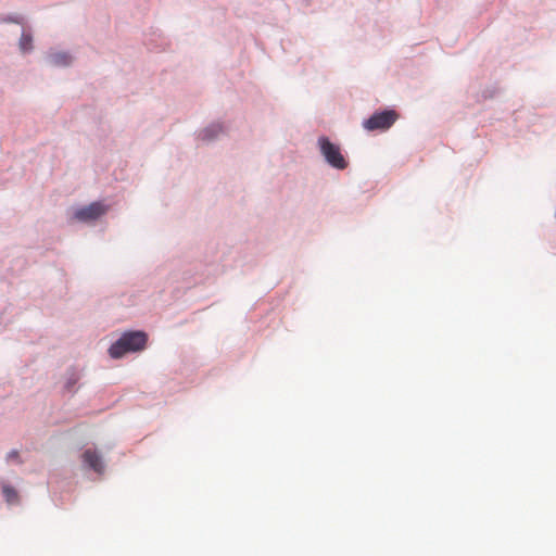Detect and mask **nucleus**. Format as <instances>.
Wrapping results in <instances>:
<instances>
[{"mask_svg":"<svg viewBox=\"0 0 556 556\" xmlns=\"http://www.w3.org/2000/svg\"><path fill=\"white\" fill-rule=\"evenodd\" d=\"M148 337L143 331L125 332L109 349V353L113 358H119L126 353L137 352L144 349Z\"/></svg>","mask_w":556,"mask_h":556,"instance_id":"nucleus-1","label":"nucleus"},{"mask_svg":"<svg viewBox=\"0 0 556 556\" xmlns=\"http://www.w3.org/2000/svg\"><path fill=\"white\" fill-rule=\"evenodd\" d=\"M399 118V114L394 110H386L372 114L363 122V127L368 131L388 130Z\"/></svg>","mask_w":556,"mask_h":556,"instance_id":"nucleus-2","label":"nucleus"},{"mask_svg":"<svg viewBox=\"0 0 556 556\" xmlns=\"http://www.w3.org/2000/svg\"><path fill=\"white\" fill-rule=\"evenodd\" d=\"M318 144L326 161L334 168L344 169L348 163L338 146L330 142L327 137H320Z\"/></svg>","mask_w":556,"mask_h":556,"instance_id":"nucleus-3","label":"nucleus"},{"mask_svg":"<svg viewBox=\"0 0 556 556\" xmlns=\"http://www.w3.org/2000/svg\"><path fill=\"white\" fill-rule=\"evenodd\" d=\"M106 211V207L100 202H93L85 207L77 210L74 217L80 222H90L99 218Z\"/></svg>","mask_w":556,"mask_h":556,"instance_id":"nucleus-4","label":"nucleus"},{"mask_svg":"<svg viewBox=\"0 0 556 556\" xmlns=\"http://www.w3.org/2000/svg\"><path fill=\"white\" fill-rule=\"evenodd\" d=\"M84 463L97 472L103 471V463L100 455L92 450H86L83 454Z\"/></svg>","mask_w":556,"mask_h":556,"instance_id":"nucleus-5","label":"nucleus"},{"mask_svg":"<svg viewBox=\"0 0 556 556\" xmlns=\"http://www.w3.org/2000/svg\"><path fill=\"white\" fill-rule=\"evenodd\" d=\"M1 490H2V494L5 498V501L9 503V504H16L18 503V493L17 491L9 485L8 483H1Z\"/></svg>","mask_w":556,"mask_h":556,"instance_id":"nucleus-6","label":"nucleus"},{"mask_svg":"<svg viewBox=\"0 0 556 556\" xmlns=\"http://www.w3.org/2000/svg\"><path fill=\"white\" fill-rule=\"evenodd\" d=\"M18 48L22 53H27L33 50V36L28 31H23L18 41Z\"/></svg>","mask_w":556,"mask_h":556,"instance_id":"nucleus-7","label":"nucleus"},{"mask_svg":"<svg viewBox=\"0 0 556 556\" xmlns=\"http://www.w3.org/2000/svg\"><path fill=\"white\" fill-rule=\"evenodd\" d=\"M222 131V126L220 125H211L210 127L203 129L201 132H200V137L202 140L206 141V140H212L213 138H215L219 132Z\"/></svg>","mask_w":556,"mask_h":556,"instance_id":"nucleus-8","label":"nucleus"},{"mask_svg":"<svg viewBox=\"0 0 556 556\" xmlns=\"http://www.w3.org/2000/svg\"><path fill=\"white\" fill-rule=\"evenodd\" d=\"M50 63L56 66H65L71 63V56L66 53H53L50 55Z\"/></svg>","mask_w":556,"mask_h":556,"instance_id":"nucleus-9","label":"nucleus"},{"mask_svg":"<svg viewBox=\"0 0 556 556\" xmlns=\"http://www.w3.org/2000/svg\"><path fill=\"white\" fill-rule=\"evenodd\" d=\"M8 459H16V460H18V452L17 451H11L8 454Z\"/></svg>","mask_w":556,"mask_h":556,"instance_id":"nucleus-10","label":"nucleus"}]
</instances>
